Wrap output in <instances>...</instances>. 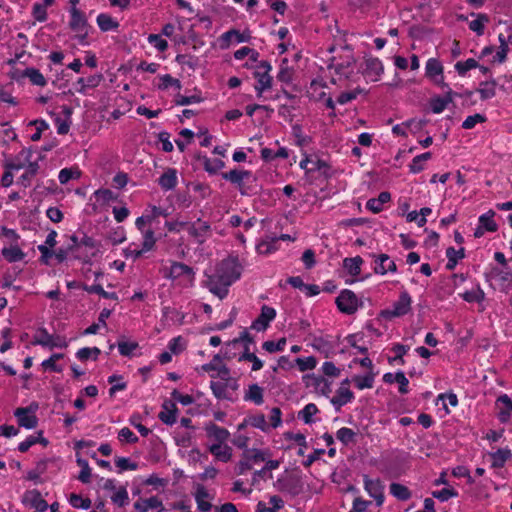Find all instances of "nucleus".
Masks as SVG:
<instances>
[{
	"instance_id": "61",
	"label": "nucleus",
	"mask_w": 512,
	"mask_h": 512,
	"mask_svg": "<svg viewBox=\"0 0 512 512\" xmlns=\"http://www.w3.org/2000/svg\"><path fill=\"white\" fill-rule=\"evenodd\" d=\"M117 346L119 353L122 356L129 357L132 355L133 351L138 348L139 345L137 342L119 341Z\"/></svg>"
},
{
	"instance_id": "13",
	"label": "nucleus",
	"mask_w": 512,
	"mask_h": 512,
	"mask_svg": "<svg viewBox=\"0 0 512 512\" xmlns=\"http://www.w3.org/2000/svg\"><path fill=\"white\" fill-rule=\"evenodd\" d=\"M276 317L274 308L267 305L262 306L260 315L252 322L251 328L256 331H265L269 323Z\"/></svg>"
},
{
	"instance_id": "39",
	"label": "nucleus",
	"mask_w": 512,
	"mask_h": 512,
	"mask_svg": "<svg viewBox=\"0 0 512 512\" xmlns=\"http://www.w3.org/2000/svg\"><path fill=\"white\" fill-rule=\"evenodd\" d=\"M244 399L246 401H252L257 405H261L264 401L263 389L258 384L250 385L248 391L244 396Z\"/></svg>"
},
{
	"instance_id": "21",
	"label": "nucleus",
	"mask_w": 512,
	"mask_h": 512,
	"mask_svg": "<svg viewBox=\"0 0 512 512\" xmlns=\"http://www.w3.org/2000/svg\"><path fill=\"white\" fill-rule=\"evenodd\" d=\"M353 398L354 394L348 387L340 386L336 391V395L331 399V403L339 411L342 406L351 402Z\"/></svg>"
},
{
	"instance_id": "50",
	"label": "nucleus",
	"mask_w": 512,
	"mask_h": 512,
	"mask_svg": "<svg viewBox=\"0 0 512 512\" xmlns=\"http://www.w3.org/2000/svg\"><path fill=\"white\" fill-rule=\"evenodd\" d=\"M246 423H249L250 426L258 428L264 432L269 430V425L266 422L264 414L251 415L246 418Z\"/></svg>"
},
{
	"instance_id": "23",
	"label": "nucleus",
	"mask_w": 512,
	"mask_h": 512,
	"mask_svg": "<svg viewBox=\"0 0 512 512\" xmlns=\"http://www.w3.org/2000/svg\"><path fill=\"white\" fill-rule=\"evenodd\" d=\"M208 437L217 441L216 444H223L230 437V433L226 428L217 426L214 423H209L205 428Z\"/></svg>"
},
{
	"instance_id": "11",
	"label": "nucleus",
	"mask_w": 512,
	"mask_h": 512,
	"mask_svg": "<svg viewBox=\"0 0 512 512\" xmlns=\"http://www.w3.org/2000/svg\"><path fill=\"white\" fill-rule=\"evenodd\" d=\"M455 96H460L459 93L454 92L451 88L445 91L444 96H434L430 99L431 111L435 114H440L445 108L454 101Z\"/></svg>"
},
{
	"instance_id": "44",
	"label": "nucleus",
	"mask_w": 512,
	"mask_h": 512,
	"mask_svg": "<svg viewBox=\"0 0 512 512\" xmlns=\"http://www.w3.org/2000/svg\"><path fill=\"white\" fill-rule=\"evenodd\" d=\"M494 215H495V212L492 210H489L487 213L481 215L479 217V225L483 226V228L486 231H489V232L497 231L498 226L493 219Z\"/></svg>"
},
{
	"instance_id": "37",
	"label": "nucleus",
	"mask_w": 512,
	"mask_h": 512,
	"mask_svg": "<svg viewBox=\"0 0 512 512\" xmlns=\"http://www.w3.org/2000/svg\"><path fill=\"white\" fill-rule=\"evenodd\" d=\"M39 170V165L37 162H29L26 166L25 173L18 179V184L23 187H28L31 183V179L37 174Z\"/></svg>"
},
{
	"instance_id": "12",
	"label": "nucleus",
	"mask_w": 512,
	"mask_h": 512,
	"mask_svg": "<svg viewBox=\"0 0 512 512\" xmlns=\"http://www.w3.org/2000/svg\"><path fill=\"white\" fill-rule=\"evenodd\" d=\"M347 55L343 59L342 62L336 63L334 65L335 73L339 76L344 77L345 79L350 80L354 76V66H355V58L352 52L346 48Z\"/></svg>"
},
{
	"instance_id": "28",
	"label": "nucleus",
	"mask_w": 512,
	"mask_h": 512,
	"mask_svg": "<svg viewBox=\"0 0 512 512\" xmlns=\"http://www.w3.org/2000/svg\"><path fill=\"white\" fill-rule=\"evenodd\" d=\"M489 456L492 459L493 468H502L505 462L512 456V452L509 448H501L490 453Z\"/></svg>"
},
{
	"instance_id": "33",
	"label": "nucleus",
	"mask_w": 512,
	"mask_h": 512,
	"mask_svg": "<svg viewBox=\"0 0 512 512\" xmlns=\"http://www.w3.org/2000/svg\"><path fill=\"white\" fill-rule=\"evenodd\" d=\"M496 86L497 82L493 78L488 81L481 82L480 87L477 89L481 99L488 100L493 98L496 95Z\"/></svg>"
},
{
	"instance_id": "2",
	"label": "nucleus",
	"mask_w": 512,
	"mask_h": 512,
	"mask_svg": "<svg viewBox=\"0 0 512 512\" xmlns=\"http://www.w3.org/2000/svg\"><path fill=\"white\" fill-rule=\"evenodd\" d=\"M272 67L268 61H260L254 70V77L257 79V84L254 86L257 96L261 97L263 92L272 87L273 78L270 75Z\"/></svg>"
},
{
	"instance_id": "58",
	"label": "nucleus",
	"mask_w": 512,
	"mask_h": 512,
	"mask_svg": "<svg viewBox=\"0 0 512 512\" xmlns=\"http://www.w3.org/2000/svg\"><path fill=\"white\" fill-rule=\"evenodd\" d=\"M83 289L85 291H87L88 293L98 294V295H100L103 298L117 299V295H116L115 292H111V293L106 292L100 284H94V285H91V286L85 285L83 287Z\"/></svg>"
},
{
	"instance_id": "4",
	"label": "nucleus",
	"mask_w": 512,
	"mask_h": 512,
	"mask_svg": "<svg viewBox=\"0 0 512 512\" xmlns=\"http://www.w3.org/2000/svg\"><path fill=\"white\" fill-rule=\"evenodd\" d=\"M222 178L236 185L241 195H249L251 193V187L247 185V182L253 178L251 171L233 169L222 173Z\"/></svg>"
},
{
	"instance_id": "45",
	"label": "nucleus",
	"mask_w": 512,
	"mask_h": 512,
	"mask_svg": "<svg viewBox=\"0 0 512 512\" xmlns=\"http://www.w3.org/2000/svg\"><path fill=\"white\" fill-rule=\"evenodd\" d=\"M390 493L401 501H406L411 497L410 490L405 485L399 483H392L390 485Z\"/></svg>"
},
{
	"instance_id": "55",
	"label": "nucleus",
	"mask_w": 512,
	"mask_h": 512,
	"mask_svg": "<svg viewBox=\"0 0 512 512\" xmlns=\"http://www.w3.org/2000/svg\"><path fill=\"white\" fill-rule=\"evenodd\" d=\"M53 335H50L45 328H40L32 341L33 345L49 347Z\"/></svg>"
},
{
	"instance_id": "3",
	"label": "nucleus",
	"mask_w": 512,
	"mask_h": 512,
	"mask_svg": "<svg viewBox=\"0 0 512 512\" xmlns=\"http://www.w3.org/2000/svg\"><path fill=\"white\" fill-rule=\"evenodd\" d=\"M274 487L280 492L297 496L303 491V482L297 474H285L274 482Z\"/></svg>"
},
{
	"instance_id": "34",
	"label": "nucleus",
	"mask_w": 512,
	"mask_h": 512,
	"mask_svg": "<svg viewBox=\"0 0 512 512\" xmlns=\"http://www.w3.org/2000/svg\"><path fill=\"white\" fill-rule=\"evenodd\" d=\"M20 76L29 78L33 85L43 87L47 83L43 74L36 68H26L21 72Z\"/></svg>"
},
{
	"instance_id": "22",
	"label": "nucleus",
	"mask_w": 512,
	"mask_h": 512,
	"mask_svg": "<svg viewBox=\"0 0 512 512\" xmlns=\"http://www.w3.org/2000/svg\"><path fill=\"white\" fill-rule=\"evenodd\" d=\"M383 71L384 68L382 62L378 58L366 59L364 74L371 77L373 81H377Z\"/></svg>"
},
{
	"instance_id": "17",
	"label": "nucleus",
	"mask_w": 512,
	"mask_h": 512,
	"mask_svg": "<svg viewBox=\"0 0 512 512\" xmlns=\"http://www.w3.org/2000/svg\"><path fill=\"white\" fill-rule=\"evenodd\" d=\"M364 486L365 490L368 492V494L373 497L377 505H382L384 500L383 495V485L380 480H372L369 479L367 476L364 477Z\"/></svg>"
},
{
	"instance_id": "56",
	"label": "nucleus",
	"mask_w": 512,
	"mask_h": 512,
	"mask_svg": "<svg viewBox=\"0 0 512 512\" xmlns=\"http://www.w3.org/2000/svg\"><path fill=\"white\" fill-rule=\"evenodd\" d=\"M478 66V62L475 59L469 58L466 61H458L455 64V70L459 75L463 76L467 71L477 68Z\"/></svg>"
},
{
	"instance_id": "1",
	"label": "nucleus",
	"mask_w": 512,
	"mask_h": 512,
	"mask_svg": "<svg viewBox=\"0 0 512 512\" xmlns=\"http://www.w3.org/2000/svg\"><path fill=\"white\" fill-rule=\"evenodd\" d=\"M242 267L235 258L224 259L217 266L213 275L205 282L209 291L220 299L228 295V288L241 276Z\"/></svg>"
},
{
	"instance_id": "18",
	"label": "nucleus",
	"mask_w": 512,
	"mask_h": 512,
	"mask_svg": "<svg viewBox=\"0 0 512 512\" xmlns=\"http://www.w3.org/2000/svg\"><path fill=\"white\" fill-rule=\"evenodd\" d=\"M78 250V238L76 235L70 236V243L65 246L59 248L56 252H54V256L59 263L64 262L69 255H73L75 258H80V256L76 253Z\"/></svg>"
},
{
	"instance_id": "47",
	"label": "nucleus",
	"mask_w": 512,
	"mask_h": 512,
	"mask_svg": "<svg viewBox=\"0 0 512 512\" xmlns=\"http://www.w3.org/2000/svg\"><path fill=\"white\" fill-rule=\"evenodd\" d=\"M221 37L225 41H231L232 39H235L236 43H242V42H248L249 41L250 34H249V32L248 33H246V32L241 33L238 30L231 29V30L225 32Z\"/></svg>"
},
{
	"instance_id": "57",
	"label": "nucleus",
	"mask_w": 512,
	"mask_h": 512,
	"mask_svg": "<svg viewBox=\"0 0 512 512\" xmlns=\"http://www.w3.org/2000/svg\"><path fill=\"white\" fill-rule=\"evenodd\" d=\"M171 86H173L176 89L180 90L181 89V82L178 79L173 78L169 74H165V75L160 77V83L158 84V88L160 90H166L167 88H169Z\"/></svg>"
},
{
	"instance_id": "9",
	"label": "nucleus",
	"mask_w": 512,
	"mask_h": 512,
	"mask_svg": "<svg viewBox=\"0 0 512 512\" xmlns=\"http://www.w3.org/2000/svg\"><path fill=\"white\" fill-rule=\"evenodd\" d=\"M188 233L194 237L199 244H203L211 235V225L200 218L193 223H187Z\"/></svg>"
},
{
	"instance_id": "32",
	"label": "nucleus",
	"mask_w": 512,
	"mask_h": 512,
	"mask_svg": "<svg viewBox=\"0 0 512 512\" xmlns=\"http://www.w3.org/2000/svg\"><path fill=\"white\" fill-rule=\"evenodd\" d=\"M2 255L10 263L21 261L25 257V253L17 244L3 248Z\"/></svg>"
},
{
	"instance_id": "36",
	"label": "nucleus",
	"mask_w": 512,
	"mask_h": 512,
	"mask_svg": "<svg viewBox=\"0 0 512 512\" xmlns=\"http://www.w3.org/2000/svg\"><path fill=\"white\" fill-rule=\"evenodd\" d=\"M446 256L448 258L446 269L453 270L456 267L458 260L465 257L464 248L456 250L453 247H449L446 250Z\"/></svg>"
},
{
	"instance_id": "52",
	"label": "nucleus",
	"mask_w": 512,
	"mask_h": 512,
	"mask_svg": "<svg viewBox=\"0 0 512 512\" xmlns=\"http://www.w3.org/2000/svg\"><path fill=\"white\" fill-rule=\"evenodd\" d=\"M353 381L356 387L360 390L365 388H372L374 383V374L370 371L368 374L364 376H355Z\"/></svg>"
},
{
	"instance_id": "24",
	"label": "nucleus",
	"mask_w": 512,
	"mask_h": 512,
	"mask_svg": "<svg viewBox=\"0 0 512 512\" xmlns=\"http://www.w3.org/2000/svg\"><path fill=\"white\" fill-rule=\"evenodd\" d=\"M178 183L177 171L174 168H167L158 179V184L163 190H172Z\"/></svg>"
},
{
	"instance_id": "51",
	"label": "nucleus",
	"mask_w": 512,
	"mask_h": 512,
	"mask_svg": "<svg viewBox=\"0 0 512 512\" xmlns=\"http://www.w3.org/2000/svg\"><path fill=\"white\" fill-rule=\"evenodd\" d=\"M318 411L314 403H309L298 413V418L302 419L304 423L310 424L313 422L312 417L317 414Z\"/></svg>"
},
{
	"instance_id": "40",
	"label": "nucleus",
	"mask_w": 512,
	"mask_h": 512,
	"mask_svg": "<svg viewBox=\"0 0 512 512\" xmlns=\"http://www.w3.org/2000/svg\"><path fill=\"white\" fill-rule=\"evenodd\" d=\"M277 242V237H267L257 244L256 249L258 253L267 255L278 249Z\"/></svg>"
},
{
	"instance_id": "16",
	"label": "nucleus",
	"mask_w": 512,
	"mask_h": 512,
	"mask_svg": "<svg viewBox=\"0 0 512 512\" xmlns=\"http://www.w3.org/2000/svg\"><path fill=\"white\" fill-rule=\"evenodd\" d=\"M375 258L374 272L376 274L385 275L388 272H396L397 266L393 260L390 259L387 254H380L378 256L373 255Z\"/></svg>"
},
{
	"instance_id": "54",
	"label": "nucleus",
	"mask_w": 512,
	"mask_h": 512,
	"mask_svg": "<svg viewBox=\"0 0 512 512\" xmlns=\"http://www.w3.org/2000/svg\"><path fill=\"white\" fill-rule=\"evenodd\" d=\"M69 503L74 508H81V509H89L92 505V502L89 498H83L81 495L78 494H71L69 498Z\"/></svg>"
},
{
	"instance_id": "59",
	"label": "nucleus",
	"mask_w": 512,
	"mask_h": 512,
	"mask_svg": "<svg viewBox=\"0 0 512 512\" xmlns=\"http://www.w3.org/2000/svg\"><path fill=\"white\" fill-rule=\"evenodd\" d=\"M204 168L205 170L210 174L217 173L220 169L224 167V162L220 159H209L207 157H204Z\"/></svg>"
},
{
	"instance_id": "8",
	"label": "nucleus",
	"mask_w": 512,
	"mask_h": 512,
	"mask_svg": "<svg viewBox=\"0 0 512 512\" xmlns=\"http://www.w3.org/2000/svg\"><path fill=\"white\" fill-rule=\"evenodd\" d=\"M336 305L342 313L351 315L358 309V298L354 292L345 289L336 298Z\"/></svg>"
},
{
	"instance_id": "62",
	"label": "nucleus",
	"mask_w": 512,
	"mask_h": 512,
	"mask_svg": "<svg viewBox=\"0 0 512 512\" xmlns=\"http://www.w3.org/2000/svg\"><path fill=\"white\" fill-rule=\"evenodd\" d=\"M432 496L441 502L447 501L450 498L457 497L458 492L453 488H443L439 491H433Z\"/></svg>"
},
{
	"instance_id": "48",
	"label": "nucleus",
	"mask_w": 512,
	"mask_h": 512,
	"mask_svg": "<svg viewBox=\"0 0 512 512\" xmlns=\"http://www.w3.org/2000/svg\"><path fill=\"white\" fill-rule=\"evenodd\" d=\"M245 453L248 456V460H251V462L254 463L265 462L271 456L269 450H261L255 448L247 450Z\"/></svg>"
},
{
	"instance_id": "49",
	"label": "nucleus",
	"mask_w": 512,
	"mask_h": 512,
	"mask_svg": "<svg viewBox=\"0 0 512 512\" xmlns=\"http://www.w3.org/2000/svg\"><path fill=\"white\" fill-rule=\"evenodd\" d=\"M239 361L252 362V370L258 371L263 367V362L252 352L249 351V347L245 346L244 353L239 357Z\"/></svg>"
},
{
	"instance_id": "46",
	"label": "nucleus",
	"mask_w": 512,
	"mask_h": 512,
	"mask_svg": "<svg viewBox=\"0 0 512 512\" xmlns=\"http://www.w3.org/2000/svg\"><path fill=\"white\" fill-rule=\"evenodd\" d=\"M408 350L409 346L407 345H403L400 343L394 344L392 347V351L395 353V356L388 358L389 363H398L403 365L405 363L403 357L408 352Z\"/></svg>"
},
{
	"instance_id": "20",
	"label": "nucleus",
	"mask_w": 512,
	"mask_h": 512,
	"mask_svg": "<svg viewBox=\"0 0 512 512\" xmlns=\"http://www.w3.org/2000/svg\"><path fill=\"white\" fill-rule=\"evenodd\" d=\"M134 508L137 512H147L149 509H156L158 512L164 511L162 501L156 496L136 501Z\"/></svg>"
},
{
	"instance_id": "29",
	"label": "nucleus",
	"mask_w": 512,
	"mask_h": 512,
	"mask_svg": "<svg viewBox=\"0 0 512 512\" xmlns=\"http://www.w3.org/2000/svg\"><path fill=\"white\" fill-rule=\"evenodd\" d=\"M471 15L476 16V19L472 20L469 23L470 30L475 32L478 36L483 35L484 30H485V25L487 23H489V21H490L489 16L486 14H483V13H479V14L471 13Z\"/></svg>"
},
{
	"instance_id": "42",
	"label": "nucleus",
	"mask_w": 512,
	"mask_h": 512,
	"mask_svg": "<svg viewBox=\"0 0 512 512\" xmlns=\"http://www.w3.org/2000/svg\"><path fill=\"white\" fill-rule=\"evenodd\" d=\"M431 157V152H425L415 156L409 165L410 172L414 174L421 172L424 169V163L431 159Z\"/></svg>"
},
{
	"instance_id": "10",
	"label": "nucleus",
	"mask_w": 512,
	"mask_h": 512,
	"mask_svg": "<svg viewBox=\"0 0 512 512\" xmlns=\"http://www.w3.org/2000/svg\"><path fill=\"white\" fill-rule=\"evenodd\" d=\"M195 273L193 269L182 263V262H173L171 264L170 269L165 272L164 277L169 278L171 280H176L181 277H186L187 281L190 283H193L194 281Z\"/></svg>"
},
{
	"instance_id": "26",
	"label": "nucleus",
	"mask_w": 512,
	"mask_h": 512,
	"mask_svg": "<svg viewBox=\"0 0 512 512\" xmlns=\"http://www.w3.org/2000/svg\"><path fill=\"white\" fill-rule=\"evenodd\" d=\"M391 200L389 192H381L377 198H371L367 201L366 207L373 213H379L383 210V205Z\"/></svg>"
},
{
	"instance_id": "7",
	"label": "nucleus",
	"mask_w": 512,
	"mask_h": 512,
	"mask_svg": "<svg viewBox=\"0 0 512 512\" xmlns=\"http://www.w3.org/2000/svg\"><path fill=\"white\" fill-rule=\"evenodd\" d=\"M238 387L239 385L235 378L226 381H212L210 384V388L216 398L230 401L234 400L233 393Z\"/></svg>"
},
{
	"instance_id": "19",
	"label": "nucleus",
	"mask_w": 512,
	"mask_h": 512,
	"mask_svg": "<svg viewBox=\"0 0 512 512\" xmlns=\"http://www.w3.org/2000/svg\"><path fill=\"white\" fill-rule=\"evenodd\" d=\"M70 15L69 27L72 31L81 32L89 28L86 16L78 8H71Z\"/></svg>"
},
{
	"instance_id": "35",
	"label": "nucleus",
	"mask_w": 512,
	"mask_h": 512,
	"mask_svg": "<svg viewBox=\"0 0 512 512\" xmlns=\"http://www.w3.org/2000/svg\"><path fill=\"white\" fill-rule=\"evenodd\" d=\"M425 74L429 79L441 76L443 74V65L438 59L430 58L426 62Z\"/></svg>"
},
{
	"instance_id": "53",
	"label": "nucleus",
	"mask_w": 512,
	"mask_h": 512,
	"mask_svg": "<svg viewBox=\"0 0 512 512\" xmlns=\"http://www.w3.org/2000/svg\"><path fill=\"white\" fill-rule=\"evenodd\" d=\"M461 296L465 301H467L469 303H471V302L480 303L485 299V293L480 287H477L476 289L471 290V291H466Z\"/></svg>"
},
{
	"instance_id": "60",
	"label": "nucleus",
	"mask_w": 512,
	"mask_h": 512,
	"mask_svg": "<svg viewBox=\"0 0 512 512\" xmlns=\"http://www.w3.org/2000/svg\"><path fill=\"white\" fill-rule=\"evenodd\" d=\"M285 345H286V338H281L277 342H274V341L264 342L262 345V348L269 353H274V352L283 351Z\"/></svg>"
},
{
	"instance_id": "6",
	"label": "nucleus",
	"mask_w": 512,
	"mask_h": 512,
	"mask_svg": "<svg viewBox=\"0 0 512 512\" xmlns=\"http://www.w3.org/2000/svg\"><path fill=\"white\" fill-rule=\"evenodd\" d=\"M412 299L407 291L401 292L399 299L394 302L391 308L381 311L380 315L385 319H392L406 315L411 309Z\"/></svg>"
},
{
	"instance_id": "63",
	"label": "nucleus",
	"mask_w": 512,
	"mask_h": 512,
	"mask_svg": "<svg viewBox=\"0 0 512 512\" xmlns=\"http://www.w3.org/2000/svg\"><path fill=\"white\" fill-rule=\"evenodd\" d=\"M113 503L118 505L119 507H124L128 504V492L125 487L119 488L116 493L111 497Z\"/></svg>"
},
{
	"instance_id": "15",
	"label": "nucleus",
	"mask_w": 512,
	"mask_h": 512,
	"mask_svg": "<svg viewBox=\"0 0 512 512\" xmlns=\"http://www.w3.org/2000/svg\"><path fill=\"white\" fill-rule=\"evenodd\" d=\"M24 503L34 508L36 512H45L48 509V503L42 498L41 493L35 489L25 493Z\"/></svg>"
},
{
	"instance_id": "14",
	"label": "nucleus",
	"mask_w": 512,
	"mask_h": 512,
	"mask_svg": "<svg viewBox=\"0 0 512 512\" xmlns=\"http://www.w3.org/2000/svg\"><path fill=\"white\" fill-rule=\"evenodd\" d=\"M498 419L502 423L508 422L512 412V399L507 394L500 395L496 400Z\"/></svg>"
},
{
	"instance_id": "64",
	"label": "nucleus",
	"mask_w": 512,
	"mask_h": 512,
	"mask_svg": "<svg viewBox=\"0 0 512 512\" xmlns=\"http://www.w3.org/2000/svg\"><path fill=\"white\" fill-rule=\"evenodd\" d=\"M296 364L300 371L304 372L307 370H312L316 367L317 361L313 356H309L307 358H297Z\"/></svg>"
},
{
	"instance_id": "5",
	"label": "nucleus",
	"mask_w": 512,
	"mask_h": 512,
	"mask_svg": "<svg viewBox=\"0 0 512 512\" xmlns=\"http://www.w3.org/2000/svg\"><path fill=\"white\" fill-rule=\"evenodd\" d=\"M39 406L36 402H32L27 407H19L14 411V416L17 418L18 425L26 429H34L38 425V418L36 411Z\"/></svg>"
},
{
	"instance_id": "30",
	"label": "nucleus",
	"mask_w": 512,
	"mask_h": 512,
	"mask_svg": "<svg viewBox=\"0 0 512 512\" xmlns=\"http://www.w3.org/2000/svg\"><path fill=\"white\" fill-rule=\"evenodd\" d=\"M37 443H39V444H41L43 446H47L48 445V440L43 437V432L42 431H39L37 433V436L30 435L29 437H27L26 440H24L23 442H21L18 445V450L20 452H22V453L27 452L31 446H33V445H35Z\"/></svg>"
},
{
	"instance_id": "43",
	"label": "nucleus",
	"mask_w": 512,
	"mask_h": 512,
	"mask_svg": "<svg viewBox=\"0 0 512 512\" xmlns=\"http://www.w3.org/2000/svg\"><path fill=\"white\" fill-rule=\"evenodd\" d=\"M336 437L342 444L348 446L356 442L357 434L350 428L342 427L336 432Z\"/></svg>"
},
{
	"instance_id": "25",
	"label": "nucleus",
	"mask_w": 512,
	"mask_h": 512,
	"mask_svg": "<svg viewBox=\"0 0 512 512\" xmlns=\"http://www.w3.org/2000/svg\"><path fill=\"white\" fill-rule=\"evenodd\" d=\"M177 407L174 403H164L163 410L159 413V419L166 425H173L176 422Z\"/></svg>"
},
{
	"instance_id": "31",
	"label": "nucleus",
	"mask_w": 512,
	"mask_h": 512,
	"mask_svg": "<svg viewBox=\"0 0 512 512\" xmlns=\"http://www.w3.org/2000/svg\"><path fill=\"white\" fill-rule=\"evenodd\" d=\"M209 451L222 462H228L232 457V448L228 445L212 444Z\"/></svg>"
},
{
	"instance_id": "38",
	"label": "nucleus",
	"mask_w": 512,
	"mask_h": 512,
	"mask_svg": "<svg viewBox=\"0 0 512 512\" xmlns=\"http://www.w3.org/2000/svg\"><path fill=\"white\" fill-rule=\"evenodd\" d=\"M97 24L103 32L115 30L119 27V23L105 13H101L97 16Z\"/></svg>"
},
{
	"instance_id": "27",
	"label": "nucleus",
	"mask_w": 512,
	"mask_h": 512,
	"mask_svg": "<svg viewBox=\"0 0 512 512\" xmlns=\"http://www.w3.org/2000/svg\"><path fill=\"white\" fill-rule=\"evenodd\" d=\"M102 80H103L102 74L91 75L87 78H79L76 82V85L79 86V88H77V92H79L81 94H85L86 89L97 87L101 83Z\"/></svg>"
},
{
	"instance_id": "41",
	"label": "nucleus",
	"mask_w": 512,
	"mask_h": 512,
	"mask_svg": "<svg viewBox=\"0 0 512 512\" xmlns=\"http://www.w3.org/2000/svg\"><path fill=\"white\" fill-rule=\"evenodd\" d=\"M362 263L363 259L360 256L345 258L343 261L344 267L352 276H358L360 274Z\"/></svg>"
}]
</instances>
